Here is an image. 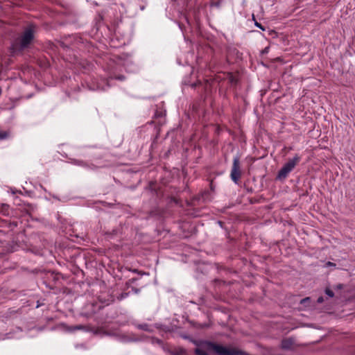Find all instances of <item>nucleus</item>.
Returning <instances> with one entry per match:
<instances>
[{
  "label": "nucleus",
  "instance_id": "f257e3e1",
  "mask_svg": "<svg viewBox=\"0 0 355 355\" xmlns=\"http://www.w3.org/2000/svg\"><path fill=\"white\" fill-rule=\"evenodd\" d=\"M34 30L32 27L26 28L21 35L15 39L10 46L12 54L21 53L24 50L28 49L34 40Z\"/></svg>",
  "mask_w": 355,
  "mask_h": 355
},
{
  "label": "nucleus",
  "instance_id": "f03ea898",
  "mask_svg": "<svg viewBox=\"0 0 355 355\" xmlns=\"http://www.w3.org/2000/svg\"><path fill=\"white\" fill-rule=\"evenodd\" d=\"M300 161V157L298 155H295L293 159H290L279 171L277 178L280 180H285Z\"/></svg>",
  "mask_w": 355,
  "mask_h": 355
},
{
  "label": "nucleus",
  "instance_id": "7ed1b4c3",
  "mask_svg": "<svg viewBox=\"0 0 355 355\" xmlns=\"http://www.w3.org/2000/svg\"><path fill=\"white\" fill-rule=\"evenodd\" d=\"M240 168L241 167L239 157L238 156H236L233 159V164L230 173L231 179L235 184L239 183V179L241 175Z\"/></svg>",
  "mask_w": 355,
  "mask_h": 355
},
{
  "label": "nucleus",
  "instance_id": "20e7f679",
  "mask_svg": "<svg viewBox=\"0 0 355 355\" xmlns=\"http://www.w3.org/2000/svg\"><path fill=\"white\" fill-rule=\"evenodd\" d=\"M77 330L90 331H92V329L89 326H85V325H82V324L70 326L67 328V331L69 332H73Z\"/></svg>",
  "mask_w": 355,
  "mask_h": 355
},
{
  "label": "nucleus",
  "instance_id": "39448f33",
  "mask_svg": "<svg viewBox=\"0 0 355 355\" xmlns=\"http://www.w3.org/2000/svg\"><path fill=\"white\" fill-rule=\"evenodd\" d=\"M69 160H70L69 162L74 165L80 166L83 167L88 166L87 163L83 160L74 159V158H69Z\"/></svg>",
  "mask_w": 355,
  "mask_h": 355
},
{
  "label": "nucleus",
  "instance_id": "423d86ee",
  "mask_svg": "<svg viewBox=\"0 0 355 355\" xmlns=\"http://www.w3.org/2000/svg\"><path fill=\"white\" fill-rule=\"evenodd\" d=\"M292 340L289 339L283 340L282 342V347L283 349H289L292 345Z\"/></svg>",
  "mask_w": 355,
  "mask_h": 355
},
{
  "label": "nucleus",
  "instance_id": "0eeeda50",
  "mask_svg": "<svg viewBox=\"0 0 355 355\" xmlns=\"http://www.w3.org/2000/svg\"><path fill=\"white\" fill-rule=\"evenodd\" d=\"M1 212L5 216H8L9 215V206L8 205H2Z\"/></svg>",
  "mask_w": 355,
  "mask_h": 355
},
{
  "label": "nucleus",
  "instance_id": "6e6552de",
  "mask_svg": "<svg viewBox=\"0 0 355 355\" xmlns=\"http://www.w3.org/2000/svg\"><path fill=\"white\" fill-rule=\"evenodd\" d=\"M137 328L139 329L144 330L145 331H151L150 326L148 324H146V323L145 324H139L137 326Z\"/></svg>",
  "mask_w": 355,
  "mask_h": 355
},
{
  "label": "nucleus",
  "instance_id": "1a4fd4ad",
  "mask_svg": "<svg viewBox=\"0 0 355 355\" xmlns=\"http://www.w3.org/2000/svg\"><path fill=\"white\" fill-rule=\"evenodd\" d=\"M173 355H184L185 350L182 348L176 349L172 352Z\"/></svg>",
  "mask_w": 355,
  "mask_h": 355
},
{
  "label": "nucleus",
  "instance_id": "9d476101",
  "mask_svg": "<svg viewBox=\"0 0 355 355\" xmlns=\"http://www.w3.org/2000/svg\"><path fill=\"white\" fill-rule=\"evenodd\" d=\"M17 226V222H16V221L9 222L8 224V227L9 228H10L11 230H13Z\"/></svg>",
  "mask_w": 355,
  "mask_h": 355
},
{
  "label": "nucleus",
  "instance_id": "9b49d317",
  "mask_svg": "<svg viewBox=\"0 0 355 355\" xmlns=\"http://www.w3.org/2000/svg\"><path fill=\"white\" fill-rule=\"evenodd\" d=\"M325 293L330 297H333L334 296V293L329 288L325 289Z\"/></svg>",
  "mask_w": 355,
  "mask_h": 355
},
{
  "label": "nucleus",
  "instance_id": "f8f14e48",
  "mask_svg": "<svg viewBox=\"0 0 355 355\" xmlns=\"http://www.w3.org/2000/svg\"><path fill=\"white\" fill-rule=\"evenodd\" d=\"M114 78L116 80H119L120 81H123L125 80V76L123 75H119V76H115L114 77Z\"/></svg>",
  "mask_w": 355,
  "mask_h": 355
},
{
  "label": "nucleus",
  "instance_id": "ddd939ff",
  "mask_svg": "<svg viewBox=\"0 0 355 355\" xmlns=\"http://www.w3.org/2000/svg\"><path fill=\"white\" fill-rule=\"evenodd\" d=\"M7 136H8L7 132L0 131V139H4L7 137Z\"/></svg>",
  "mask_w": 355,
  "mask_h": 355
},
{
  "label": "nucleus",
  "instance_id": "4468645a",
  "mask_svg": "<svg viewBox=\"0 0 355 355\" xmlns=\"http://www.w3.org/2000/svg\"><path fill=\"white\" fill-rule=\"evenodd\" d=\"M254 25H255L257 27H258V28H259L260 29H261L262 31H265V28H264V27H263V26H262L261 24L258 23L257 21H255V22H254Z\"/></svg>",
  "mask_w": 355,
  "mask_h": 355
},
{
  "label": "nucleus",
  "instance_id": "2eb2a0df",
  "mask_svg": "<svg viewBox=\"0 0 355 355\" xmlns=\"http://www.w3.org/2000/svg\"><path fill=\"white\" fill-rule=\"evenodd\" d=\"M220 3H221V2L220 1H218L217 2L213 3L211 4V6L219 8L220 6Z\"/></svg>",
  "mask_w": 355,
  "mask_h": 355
},
{
  "label": "nucleus",
  "instance_id": "dca6fc26",
  "mask_svg": "<svg viewBox=\"0 0 355 355\" xmlns=\"http://www.w3.org/2000/svg\"><path fill=\"white\" fill-rule=\"evenodd\" d=\"M324 302L323 297H319L317 300V302L321 304Z\"/></svg>",
  "mask_w": 355,
  "mask_h": 355
},
{
  "label": "nucleus",
  "instance_id": "f3484780",
  "mask_svg": "<svg viewBox=\"0 0 355 355\" xmlns=\"http://www.w3.org/2000/svg\"><path fill=\"white\" fill-rule=\"evenodd\" d=\"M128 294L127 293H121V297H120V300H122V299H123V298L126 297L128 296Z\"/></svg>",
  "mask_w": 355,
  "mask_h": 355
},
{
  "label": "nucleus",
  "instance_id": "a211bd4d",
  "mask_svg": "<svg viewBox=\"0 0 355 355\" xmlns=\"http://www.w3.org/2000/svg\"><path fill=\"white\" fill-rule=\"evenodd\" d=\"M13 336H12V334L11 333H8L6 335V338H8V339H10V338H12Z\"/></svg>",
  "mask_w": 355,
  "mask_h": 355
},
{
  "label": "nucleus",
  "instance_id": "6ab92c4d",
  "mask_svg": "<svg viewBox=\"0 0 355 355\" xmlns=\"http://www.w3.org/2000/svg\"><path fill=\"white\" fill-rule=\"evenodd\" d=\"M309 297H305V298L301 300L300 303L303 304L304 302H306V301H309Z\"/></svg>",
  "mask_w": 355,
  "mask_h": 355
},
{
  "label": "nucleus",
  "instance_id": "aec40b11",
  "mask_svg": "<svg viewBox=\"0 0 355 355\" xmlns=\"http://www.w3.org/2000/svg\"><path fill=\"white\" fill-rule=\"evenodd\" d=\"M135 292L136 293H138L139 292V289H135Z\"/></svg>",
  "mask_w": 355,
  "mask_h": 355
},
{
  "label": "nucleus",
  "instance_id": "412c9836",
  "mask_svg": "<svg viewBox=\"0 0 355 355\" xmlns=\"http://www.w3.org/2000/svg\"><path fill=\"white\" fill-rule=\"evenodd\" d=\"M222 223H222L221 221H218V224H219V225L222 226Z\"/></svg>",
  "mask_w": 355,
  "mask_h": 355
},
{
  "label": "nucleus",
  "instance_id": "4be33fe9",
  "mask_svg": "<svg viewBox=\"0 0 355 355\" xmlns=\"http://www.w3.org/2000/svg\"><path fill=\"white\" fill-rule=\"evenodd\" d=\"M133 272H137V269H135L132 270Z\"/></svg>",
  "mask_w": 355,
  "mask_h": 355
}]
</instances>
